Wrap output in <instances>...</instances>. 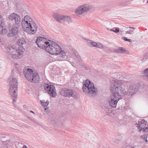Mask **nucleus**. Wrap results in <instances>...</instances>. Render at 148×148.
Segmentation results:
<instances>
[{"label":"nucleus","instance_id":"0eeeda50","mask_svg":"<svg viewBox=\"0 0 148 148\" xmlns=\"http://www.w3.org/2000/svg\"><path fill=\"white\" fill-rule=\"evenodd\" d=\"M112 87V82L110 87V90L112 92V94L110 96V99L109 101V104L110 106L115 108L116 107L118 101L122 99L121 95H120L119 92H118L117 89H114L113 90H111Z\"/></svg>","mask_w":148,"mask_h":148},{"label":"nucleus","instance_id":"f03ea898","mask_svg":"<svg viewBox=\"0 0 148 148\" xmlns=\"http://www.w3.org/2000/svg\"><path fill=\"white\" fill-rule=\"evenodd\" d=\"M126 86L121 81L115 80L112 82V87L111 90H113L114 89H117V91L121 94L124 95H132L139 90V87L135 85L130 86L128 88L127 91L125 90Z\"/></svg>","mask_w":148,"mask_h":148},{"label":"nucleus","instance_id":"2f4dec72","mask_svg":"<svg viewBox=\"0 0 148 148\" xmlns=\"http://www.w3.org/2000/svg\"><path fill=\"white\" fill-rule=\"evenodd\" d=\"M3 26H2V24H0V34H2V31L3 30Z\"/></svg>","mask_w":148,"mask_h":148},{"label":"nucleus","instance_id":"a878e982","mask_svg":"<svg viewBox=\"0 0 148 148\" xmlns=\"http://www.w3.org/2000/svg\"><path fill=\"white\" fill-rule=\"evenodd\" d=\"M10 143V140H7L5 141H2V144L5 146H6L8 144Z\"/></svg>","mask_w":148,"mask_h":148},{"label":"nucleus","instance_id":"7ed1b4c3","mask_svg":"<svg viewBox=\"0 0 148 148\" xmlns=\"http://www.w3.org/2000/svg\"><path fill=\"white\" fill-rule=\"evenodd\" d=\"M38 47L45 49L51 55L56 54L55 42L48 39L41 37H38L36 42Z\"/></svg>","mask_w":148,"mask_h":148},{"label":"nucleus","instance_id":"bb28decb","mask_svg":"<svg viewBox=\"0 0 148 148\" xmlns=\"http://www.w3.org/2000/svg\"><path fill=\"white\" fill-rule=\"evenodd\" d=\"M142 73L143 74H147V77L148 78V68L145 69L142 71Z\"/></svg>","mask_w":148,"mask_h":148},{"label":"nucleus","instance_id":"49530a36","mask_svg":"<svg viewBox=\"0 0 148 148\" xmlns=\"http://www.w3.org/2000/svg\"><path fill=\"white\" fill-rule=\"evenodd\" d=\"M147 3H148V1H147Z\"/></svg>","mask_w":148,"mask_h":148},{"label":"nucleus","instance_id":"a19ab883","mask_svg":"<svg viewBox=\"0 0 148 148\" xmlns=\"http://www.w3.org/2000/svg\"><path fill=\"white\" fill-rule=\"evenodd\" d=\"M114 30H114L113 29H111L110 30V31H112L113 32H114Z\"/></svg>","mask_w":148,"mask_h":148},{"label":"nucleus","instance_id":"1a4fd4ad","mask_svg":"<svg viewBox=\"0 0 148 148\" xmlns=\"http://www.w3.org/2000/svg\"><path fill=\"white\" fill-rule=\"evenodd\" d=\"M68 53L64 50H62L60 46L56 43V61L67 60L69 58Z\"/></svg>","mask_w":148,"mask_h":148},{"label":"nucleus","instance_id":"6e6552de","mask_svg":"<svg viewBox=\"0 0 148 148\" xmlns=\"http://www.w3.org/2000/svg\"><path fill=\"white\" fill-rule=\"evenodd\" d=\"M82 89L84 92L88 95L91 94H95L97 92V89L95 87L93 83L87 79L85 81L83 84Z\"/></svg>","mask_w":148,"mask_h":148},{"label":"nucleus","instance_id":"c03bdc74","mask_svg":"<svg viewBox=\"0 0 148 148\" xmlns=\"http://www.w3.org/2000/svg\"><path fill=\"white\" fill-rule=\"evenodd\" d=\"M2 60L1 59H0V64H1V62Z\"/></svg>","mask_w":148,"mask_h":148},{"label":"nucleus","instance_id":"c9c22d12","mask_svg":"<svg viewBox=\"0 0 148 148\" xmlns=\"http://www.w3.org/2000/svg\"><path fill=\"white\" fill-rule=\"evenodd\" d=\"M83 66L86 69H88L86 68V65H85V64H84L83 65Z\"/></svg>","mask_w":148,"mask_h":148},{"label":"nucleus","instance_id":"6ab92c4d","mask_svg":"<svg viewBox=\"0 0 148 148\" xmlns=\"http://www.w3.org/2000/svg\"><path fill=\"white\" fill-rule=\"evenodd\" d=\"M73 52L74 53V54L77 57V58H78V61L79 63L80 62V60H81V58L80 56L78 53L77 51L75 49L73 50Z\"/></svg>","mask_w":148,"mask_h":148},{"label":"nucleus","instance_id":"9d476101","mask_svg":"<svg viewBox=\"0 0 148 148\" xmlns=\"http://www.w3.org/2000/svg\"><path fill=\"white\" fill-rule=\"evenodd\" d=\"M136 125L139 132L142 130L144 132H148V123L145 120L142 119L140 121H139Z\"/></svg>","mask_w":148,"mask_h":148},{"label":"nucleus","instance_id":"f8f14e48","mask_svg":"<svg viewBox=\"0 0 148 148\" xmlns=\"http://www.w3.org/2000/svg\"><path fill=\"white\" fill-rule=\"evenodd\" d=\"M43 86L45 90L52 97H56V91H54L55 88L54 86L49 84H44Z\"/></svg>","mask_w":148,"mask_h":148},{"label":"nucleus","instance_id":"393cba45","mask_svg":"<svg viewBox=\"0 0 148 148\" xmlns=\"http://www.w3.org/2000/svg\"><path fill=\"white\" fill-rule=\"evenodd\" d=\"M90 45L92 47H99L98 44L95 42H91L90 43Z\"/></svg>","mask_w":148,"mask_h":148},{"label":"nucleus","instance_id":"72a5a7b5","mask_svg":"<svg viewBox=\"0 0 148 148\" xmlns=\"http://www.w3.org/2000/svg\"><path fill=\"white\" fill-rule=\"evenodd\" d=\"M50 123L51 124H55V118H54L53 119H51V121H50Z\"/></svg>","mask_w":148,"mask_h":148},{"label":"nucleus","instance_id":"4468645a","mask_svg":"<svg viewBox=\"0 0 148 148\" xmlns=\"http://www.w3.org/2000/svg\"><path fill=\"white\" fill-rule=\"evenodd\" d=\"M18 29L17 27H13L10 30V33H8L7 35L9 37L14 36L18 33Z\"/></svg>","mask_w":148,"mask_h":148},{"label":"nucleus","instance_id":"4c0bfd02","mask_svg":"<svg viewBox=\"0 0 148 148\" xmlns=\"http://www.w3.org/2000/svg\"><path fill=\"white\" fill-rule=\"evenodd\" d=\"M129 27L130 28V29H135V28L134 27Z\"/></svg>","mask_w":148,"mask_h":148},{"label":"nucleus","instance_id":"e433bc0d","mask_svg":"<svg viewBox=\"0 0 148 148\" xmlns=\"http://www.w3.org/2000/svg\"><path fill=\"white\" fill-rule=\"evenodd\" d=\"M53 18H54V19H56V15L55 14H53Z\"/></svg>","mask_w":148,"mask_h":148},{"label":"nucleus","instance_id":"412c9836","mask_svg":"<svg viewBox=\"0 0 148 148\" xmlns=\"http://www.w3.org/2000/svg\"><path fill=\"white\" fill-rule=\"evenodd\" d=\"M148 137V134H145L141 136L140 138L141 139H143L145 140V142H147L148 140H147V138Z\"/></svg>","mask_w":148,"mask_h":148},{"label":"nucleus","instance_id":"7c9ffc66","mask_svg":"<svg viewBox=\"0 0 148 148\" xmlns=\"http://www.w3.org/2000/svg\"><path fill=\"white\" fill-rule=\"evenodd\" d=\"M133 32H134L133 30H129L127 31L126 32V33L127 34H133Z\"/></svg>","mask_w":148,"mask_h":148},{"label":"nucleus","instance_id":"dca6fc26","mask_svg":"<svg viewBox=\"0 0 148 148\" xmlns=\"http://www.w3.org/2000/svg\"><path fill=\"white\" fill-rule=\"evenodd\" d=\"M126 49L123 47H119L118 49H116L115 51L117 53H124L126 52Z\"/></svg>","mask_w":148,"mask_h":148},{"label":"nucleus","instance_id":"473e14b6","mask_svg":"<svg viewBox=\"0 0 148 148\" xmlns=\"http://www.w3.org/2000/svg\"><path fill=\"white\" fill-rule=\"evenodd\" d=\"M132 1L130 0H127L125 2V5H128V4L130 3Z\"/></svg>","mask_w":148,"mask_h":148},{"label":"nucleus","instance_id":"39448f33","mask_svg":"<svg viewBox=\"0 0 148 148\" xmlns=\"http://www.w3.org/2000/svg\"><path fill=\"white\" fill-rule=\"evenodd\" d=\"M9 88V93L10 95L14 98L13 99L14 102H16L17 97V80L16 78L13 77L12 74L8 79Z\"/></svg>","mask_w":148,"mask_h":148},{"label":"nucleus","instance_id":"58836bf2","mask_svg":"<svg viewBox=\"0 0 148 148\" xmlns=\"http://www.w3.org/2000/svg\"><path fill=\"white\" fill-rule=\"evenodd\" d=\"M22 148H27V147L26 146L24 145Z\"/></svg>","mask_w":148,"mask_h":148},{"label":"nucleus","instance_id":"b1692460","mask_svg":"<svg viewBox=\"0 0 148 148\" xmlns=\"http://www.w3.org/2000/svg\"><path fill=\"white\" fill-rule=\"evenodd\" d=\"M40 101V102H41V105H42V106H43L44 108H45L47 107V106L49 104V103L46 102H45V101Z\"/></svg>","mask_w":148,"mask_h":148},{"label":"nucleus","instance_id":"37998d69","mask_svg":"<svg viewBox=\"0 0 148 148\" xmlns=\"http://www.w3.org/2000/svg\"><path fill=\"white\" fill-rule=\"evenodd\" d=\"M1 42V40L0 38V42Z\"/></svg>","mask_w":148,"mask_h":148},{"label":"nucleus","instance_id":"cd10ccee","mask_svg":"<svg viewBox=\"0 0 148 148\" xmlns=\"http://www.w3.org/2000/svg\"><path fill=\"white\" fill-rule=\"evenodd\" d=\"M122 39L125 41H128L130 42H131L132 41L131 39H127V38L125 37H123Z\"/></svg>","mask_w":148,"mask_h":148},{"label":"nucleus","instance_id":"ddd939ff","mask_svg":"<svg viewBox=\"0 0 148 148\" xmlns=\"http://www.w3.org/2000/svg\"><path fill=\"white\" fill-rule=\"evenodd\" d=\"M63 95L64 97H72L75 99L77 98L76 92L70 89L64 90L63 92Z\"/></svg>","mask_w":148,"mask_h":148},{"label":"nucleus","instance_id":"9b49d317","mask_svg":"<svg viewBox=\"0 0 148 148\" xmlns=\"http://www.w3.org/2000/svg\"><path fill=\"white\" fill-rule=\"evenodd\" d=\"M56 21L61 23L62 22H66L69 24L72 23V20L70 17L67 16L62 15L58 13H56Z\"/></svg>","mask_w":148,"mask_h":148},{"label":"nucleus","instance_id":"79ce46f5","mask_svg":"<svg viewBox=\"0 0 148 148\" xmlns=\"http://www.w3.org/2000/svg\"><path fill=\"white\" fill-rule=\"evenodd\" d=\"M30 112H32V113H33L34 114H35V113H34V112L33 111H30Z\"/></svg>","mask_w":148,"mask_h":148},{"label":"nucleus","instance_id":"c756f323","mask_svg":"<svg viewBox=\"0 0 148 148\" xmlns=\"http://www.w3.org/2000/svg\"><path fill=\"white\" fill-rule=\"evenodd\" d=\"M3 30L2 31V34H5L7 32V29L5 28V27H3Z\"/></svg>","mask_w":148,"mask_h":148},{"label":"nucleus","instance_id":"f257e3e1","mask_svg":"<svg viewBox=\"0 0 148 148\" xmlns=\"http://www.w3.org/2000/svg\"><path fill=\"white\" fill-rule=\"evenodd\" d=\"M17 43L18 49L14 45L6 48L7 55L10 58L17 59L23 56L25 49L23 45L26 43V41L24 38H21L18 40Z\"/></svg>","mask_w":148,"mask_h":148},{"label":"nucleus","instance_id":"5701e85b","mask_svg":"<svg viewBox=\"0 0 148 148\" xmlns=\"http://www.w3.org/2000/svg\"><path fill=\"white\" fill-rule=\"evenodd\" d=\"M75 13L76 14H81L88 10H76Z\"/></svg>","mask_w":148,"mask_h":148},{"label":"nucleus","instance_id":"a18cd8bd","mask_svg":"<svg viewBox=\"0 0 148 148\" xmlns=\"http://www.w3.org/2000/svg\"><path fill=\"white\" fill-rule=\"evenodd\" d=\"M45 110H46L47 109V108H45Z\"/></svg>","mask_w":148,"mask_h":148},{"label":"nucleus","instance_id":"f704fd0d","mask_svg":"<svg viewBox=\"0 0 148 148\" xmlns=\"http://www.w3.org/2000/svg\"><path fill=\"white\" fill-rule=\"evenodd\" d=\"M119 30L118 28L116 27L115 28V30L114 31V32L115 33H118L119 32Z\"/></svg>","mask_w":148,"mask_h":148},{"label":"nucleus","instance_id":"20e7f679","mask_svg":"<svg viewBox=\"0 0 148 148\" xmlns=\"http://www.w3.org/2000/svg\"><path fill=\"white\" fill-rule=\"evenodd\" d=\"M24 20L21 22L24 31L30 34L35 33L37 31L38 26L35 21L28 15L25 16Z\"/></svg>","mask_w":148,"mask_h":148},{"label":"nucleus","instance_id":"f3484780","mask_svg":"<svg viewBox=\"0 0 148 148\" xmlns=\"http://www.w3.org/2000/svg\"><path fill=\"white\" fill-rule=\"evenodd\" d=\"M14 22L16 24H19L21 22V19L19 16L16 14L14 19Z\"/></svg>","mask_w":148,"mask_h":148},{"label":"nucleus","instance_id":"2eb2a0df","mask_svg":"<svg viewBox=\"0 0 148 148\" xmlns=\"http://www.w3.org/2000/svg\"><path fill=\"white\" fill-rule=\"evenodd\" d=\"M93 8L92 5L86 4L79 6L76 9H91Z\"/></svg>","mask_w":148,"mask_h":148},{"label":"nucleus","instance_id":"4be33fe9","mask_svg":"<svg viewBox=\"0 0 148 148\" xmlns=\"http://www.w3.org/2000/svg\"><path fill=\"white\" fill-rule=\"evenodd\" d=\"M16 14L13 13L10 15L9 16V18L10 20L13 21L14 20V18Z\"/></svg>","mask_w":148,"mask_h":148},{"label":"nucleus","instance_id":"a211bd4d","mask_svg":"<svg viewBox=\"0 0 148 148\" xmlns=\"http://www.w3.org/2000/svg\"><path fill=\"white\" fill-rule=\"evenodd\" d=\"M148 59V53H145L143 56L140 58V60L145 62L146 60Z\"/></svg>","mask_w":148,"mask_h":148},{"label":"nucleus","instance_id":"ea45409f","mask_svg":"<svg viewBox=\"0 0 148 148\" xmlns=\"http://www.w3.org/2000/svg\"><path fill=\"white\" fill-rule=\"evenodd\" d=\"M130 148H136L135 146L131 147Z\"/></svg>","mask_w":148,"mask_h":148},{"label":"nucleus","instance_id":"aec40b11","mask_svg":"<svg viewBox=\"0 0 148 148\" xmlns=\"http://www.w3.org/2000/svg\"><path fill=\"white\" fill-rule=\"evenodd\" d=\"M24 5L22 3H17L16 5V7L18 9H21L25 8Z\"/></svg>","mask_w":148,"mask_h":148},{"label":"nucleus","instance_id":"423d86ee","mask_svg":"<svg viewBox=\"0 0 148 148\" xmlns=\"http://www.w3.org/2000/svg\"><path fill=\"white\" fill-rule=\"evenodd\" d=\"M23 72L25 78L29 81L35 83H38L39 82L40 77L38 74L31 69L25 68Z\"/></svg>","mask_w":148,"mask_h":148},{"label":"nucleus","instance_id":"c85d7f7f","mask_svg":"<svg viewBox=\"0 0 148 148\" xmlns=\"http://www.w3.org/2000/svg\"><path fill=\"white\" fill-rule=\"evenodd\" d=\"M4 21V19L2 16L0 15V24H2Z\"/></svg>","mask_w":148,"mask_h":148}]
</instances>
